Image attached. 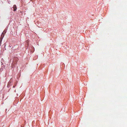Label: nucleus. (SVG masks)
<instances>
[{"instance_id": "nucleus-2", "label": "nucleus", "mask_w": 127, "mask_h": 127, "mask_svg": "<svg viewBox=\"0 0 127 127\" xmlns=\"http://www.w3.org/2000/svg\"><path fill=\"white\" fill-rule=\"evenodd\" d=\"M4 36V35L3 34H1V37H0L1 39H2L3 38V37Z\"/></svg>"}, {"instance_id": "nucleus-3", "label": "nucleus", "mask_w": 127, "mask_h": 127, "mask_svg": "<svg viewBox=\"0 0 127 127\" xmlns=\"http://www.w3.org/2000/svg\"><path fill=\"white\" fill-rule=\"evenodd\" d=\"M6 32L5 30H4L2 33V34H3L4 35V34L6 33Z\"/></svg>"}, {"instance_id": "nucleus-1", "label": "nucleus", "mask_w": 127, "mask_h": 127, "mask_svg": "<svg viewBox=\"0 0 127 127\" xmlns=\"http://www.w3.org/2000/svg\"><path fill=\"white\" fill-rule=\"evenodd\" d=\"M12 8L14 9L13 10L14 11H15L17 9V7L16 5H14L12 7Z\"/></svg>"}, {"instance_id": "nucleus-4", "label": "nucleus", "mask_w": 127, "mask_h": 127, "mask_svg": "<svg viewBox=\"0 0 127 127\" xmlns=\"http://www.w3.org/2000/svg\"><path fill=\"white\" fill-rule=\"evenodd\" d=\"M14 87H15V86H13V88H14Z\"/></svg>"}]
</instances>
